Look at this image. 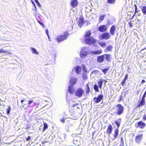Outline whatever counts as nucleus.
Returning a JSON list of instances; mask_svg holds the SVG:
<instances>
[{"label": "nucleus", "mask_w": 146, "mask_h": 146, "mask_svg": "<svg viewBox=\"0 0 146 146\" xmlns=\"http://www.w3.org/2000/svg\"><path fill=\"white\" fill-rule=\"evenodd\" d=\"M109 69V67H108L107 68L103 69H101V70L104 73V74L105 75L106 74H107L108 73Z\"/></svg>", "instance_id": "5701e85b"}, {"label": "nucleus", "mask_w": 146, "mask_h": 146, "mask_svg": "<svg viewBox=\"0 0 146 146\" xmlns=\"http://www.w3.org/2000/svg\"><path fill=\"white\" fill-rule=\"evenodd\" d=\"M145 81L144 80H143L142 81L141 83V84H143V83H145Z\"/></svg>", "instance_id": "3c124183"}, {"label": "nucleus", "mask_w": 146, "mask_h": 146, "mask_svg": "<svg viewBox=\"0 0 146 146\" xmlns=\"http://www.w3.org/2000/svg\"><path fill=\"white\" fill-rule=\"evenodd\" d=\"M33 102V100H29L28 102V107H30V105Z\"/></svg>", "instance_id": "58836bf2"}, {"label": "nucleus", "mask_w": 146, "mask_h": 146, "mask_svg": "<svg viewBox=\"0 0 146 146\" xmlns=\"http://www.w3.org/2000/svg\"><path fill=\"white\" fill-rule=\"evenodd\" d=\"M24 102V100H22L21 101V103H22L23 102Z\"/></svg>", "instance_id": "052dcab7"}, {"label": "nucleus", "mask_w": 146, "mask_h": 146, "mask_svg": "<svg viewBox=\"0 0 146 146\" xmlns=\"http://www.w3.org/2000/svg\"><path fill=\"white\" fill-rule=\"evenodd\" d=\"M126 80H123V81H122L121 82V84L123 86H124V84L125 83Z\"/></svg>", "instance_id": "4c0bfd02"}, {"label": "nucleus", "mask_w": 146, "mask_h": 146, "mask_svg": "<svg viewBox=\"0 0 146 146\" xmlns=\"http://www.w3.org/2000/svg\"><path fill=\"white\" fill-rule=\"evenodd\" d=\"M99 44L102 48H104L106 46V43L104 42H99Z\"/></svg>", "instance_id": "7c9ffc66"}, {"label": "nucleus", "mask_w": 146, "mask_h": 146, "mask_svg": "<svg viewBox=\"0 0 146 146\" xmlns=\"http://www.w3.org/2000/svg\"><path fill=\"white\" fill-rule=\"evenodd\" d=\"M94 71H95V72L96 71V72H98L99 71L98 70H94Z\"/></svg>", "instance_id": "e2e57ef3"}, {"label": "nucleus", "mask_w": 146, "mask_h": 146, "mask_svg": "<svg viewBox=\"0 0 146 146\" xmlns=\"http://www.w3.org/2000/svg\"><path fill=\"white\" fill-rule=\"evenodd\" d=\"M121 143H123V139L122 137H121L120 138Z\"/></svg>", "instance_id": "8fccbe9b"}, {"label": "nucleus", "mask_w": 146, "mask_h": 146, "mask_svg": "<svg viewBox=\"0 0 146 146\" xmlns=\"http://www.w3.org/2000/svg\"><path fill=\"white\" fill-rule=\"evenodd\" d=\"M11 110V108L10 106L8 107V109H7V114H9Z\"/></svg>", "instance_id": "c9c22d12"}, {"label": "nucleus", "mask_w": 146, "mask_h": 146, "mask_svg": "<svg viewBox=\"0 0 146 146\" xmlns=\"http://www.w3.org/2000/svg\"><path fill=\"white\" fill-rule=\"evenodd\" d=\"M6 55H11L12 54V53L11 52H8L7 51V52H6Z\"/></svg>", "instance_id": "de8ad7c7"}, {"label": "nucleus", "mask_w": 146, "mask_h": 146, "mask_svg": "<svg viewBox=\"0 0 146 146\" xmlns=\"http://www.w3.org/2000/svg\"><path fill=\"white\" fill-rule=\"evenodd\" d=\"M138 119V118H137V119H135L136 120H137Z\"/></svg>", "instance_id": "69168bd1"}, {"label": "nucleus", "mask_w": 146, "mask_h": 146, "mask_svg": "<svg viewBox=\"0 0 146 146\" xmlns=\"http://www.w3.org/2000/svg\"><path fill=\"white\" fill-rule=\"evenodd\" d=\"M128 75L127 74H126L125 75V77L124 79V80H126V79H127V77H128Z\"/></svg>", "instance_id": "09e8293b"}, {"label": "nucleus", "mask_w": 146, "mask_h": 146, "mask_svg": "<svg viewBox=\"0 0 146 146\" xmlns=\"http://www.w3.org/2000/svg\"><path fill=\"white\" fill-rule=\"evenodd\" d=\"M4 52H7V51L6 50H3V48H1L0 50V53Z\"/></svg>", "instance_id": "a19ab883"}, {"label": "nucleus", "mask_w": 146, "mask_h": 146, "mask_svg": "<svg viewBox=\"0 0 146 146\" xmlns=\"http://www.w3.org/2000/svg\"><path fill=\"white\" fill-rule=\"evenodd\" d=\"M46 34H47L48 36V39H49V40L50 41H51V40L50 39V37H49V35L48 34V31L47 30H46Z\"/></svg>", "instance_id": "e433bc0d"}, {"label": "nucleus", "mask_w": 146, "mask_h": 146, "mask_svg": "<svg viewBox=\"0 0 146 146\" xmlns=\"http://www.w3.org/2000/svg\"><path fill=\"white\" fill-rule=\"evenodd\" d=\"M119 146H124L123 143H121V144Z\"/></svg>", "instance_id": "4d7b16f0"}, {"label": "nucleus", "mask_w": 146, "mask_h": 146, "mask_svg": "<svg viewBox=\"0 0 146 146\" xmlns=\"http://www.w3.org/2000/svg\"><path fill=\"white\" fill-rule=\"evenodd\" d=\"M123 97L122 95H121L120 96L119 99L118 100V101L120 102L122 100Z\"/></svg>", "instance_id": "37998d69"}, {"label": "nucleus", "mask_w": 146, "mask_h": 146, "mask_svg": "<svg viewBox=\"0 0 146 146\" xmlns=\"http://www.w3.org/2000/svg\"><path fill=\"white\" fill-rule=\"evenodd\" d=\"M116 31V27L115 25H112L110 27V30L109 33L111 35L114 36L115 33Z\"/></svg>", "instance_id": "ddd939ff"}, {"label": "nucleus", "mask_w": 146, "mask_h": 146, "mask_svg": "<svg viewBox=\"0 0 146 146\" xmlns=\"http://www.w3.org/2000/svg\"><path fill=\"white\" fill-rule=\"evenodd\" d=\"M117 109L116 113L117 115H119L122 114L124 111V107L121 104H119L116 106Z\"/></svg>", "instance_id": "20e7f679"}, {"label": "nucleus", "mask_w": 146, "mask_h": 146, "mask_svg": "<svg viewBox=\"0 0 146 146\" xmlns=\"http://www.w3.org/2000/svg\"><path fill=\"white\" fill-rule=\"evenodd\" d=\"M32 2L33 3H34L33 1H32Z\"/></svg>", "instance_id": "0e129e2a"}, {"label": "nucleus", "mask_w": 146, "mask_h": 146, "mask_svg": "<svg viewBox=\"0 0 146 146\" xmlns=\"http://www.w3.org/2000/svg\"><path fill=\"white\" fill-rule=\"evenodd\" d=\"M68 91L70 94H74L75 90L74 86L72 85H70L69 86Z\"/></svg>", "instance_id": "aec40b11"}, {"label": "nucleus", "mask_w": 146, "mask_h": 146, "mask_svg": "<svg viewBox=\"0 0 146 146\" xmlns=\"http://www.w3.org/2000/svg\"><path fill=\"white\" fill-rule=\"evenodd\" d=\"M35 2L36 3V4L38 3L39 2L37 0H34Z\"/></svg>", "instance_id": "13d9d810"}, {"label": "nucleus", "mask_w": 146, "mask_h": 146, "mask_svg": "<svg viewBox=\"0 0 146 146\" xmlns=\"http://www.w3.org/2000/svg\"><path fill=\"white\" fill-rule=\"evenodd\" d=\"M143 134H141L136 136L135 141L137 143H140L141 142L142 139L143 137Z\"/></svg>", "instance_id": "9b49d317"}, {"label": "nucleus", "mask_w": 146, "mask_h": 146, "mask_svg": "<svg viewBox=\"0 0 146 146\" xmlns=\"http://www.w3.org/2000/svg\"><path fill=\"white\" fill-rule=\"evenodd\" d=\"M119 133V129L118 128L116 129L114 131V137L115 139H116L118 136Z\"/></svg>", "instance_id": "b1692460"}, {"label": "nucleus", "mask_w": 146, "mask_h": 146, "mask_svg": "<svg viewBox=\"0 0 146 146\" xmlns=\"http://www.w3.org/2000/svg\"><path fill=\"white\" fill-rule=\"evenodd\" d=\"M113 48V46L112 45H110L108 46L104 50V52H108L111 51H112Z\"/></svg>", "instance_id": "6ab92c4d"}, {"label": "nucleus", "mask_w": 146, "mask_h": 146, "mask_svg": "<svg viewBox=\"0 0 146 146\" xmlns=\"http://www.w3.org/2000/svg\"><path fill=\"white\" fill-rule=\"evenodd\" d=\"M113 130L112 126L111 124H110L108 126V128L107 129L106 133L107 134H111Z\"/></svg>", "instance_id": "2eb2a0df"}, {"label": "nucleus", "mask_w": 146, "mask_h": 146, "mask_svg": "<svg viewBox=\"0 0 146 146\" xmlns=\"http://www.w3.org/2000/svg\"><path fill=\"white\" fill-rule=\"evenodd\" d=\"M141 10L143 15H146V6L145 5L143 6L141 9Z\"/></svg>", "instance_id": "a878e982"}, {"label": "nucleus", "mask_w": 146, "mask_h": 146, "mask_svg": "<svg viewBox=\"0 0 146 146\" xmlns=\"http://www.w3.org/2000/svg\"><path fill=\"white\" fill-rule=\"evenodd\" d=\"M37 5L39 7H40L41 6V5L39 2H38V3H37Z\"/></svg>", "instance_id": "5fc2aeb1"}, {"label": "nucleus", "mask_w": 146, "mask_h": 146, "mask_svg": "<svg viewBox=\"0 0 146 146\" xmlns=\"http://www.w3.org/2000/svg\"><path fill=\"white\" fill-rule=\"evenodd\" d=\"M31 50L32 52L34 54L36 55H38L39 53L34 48L31 47Z\"/></svg>", "instance_id": "4be33fe9"}, {"label": "nucleus", "mask_w": 146, "mask_h": 146, "mask_svg": "<svg viewBox=\"0 0 146 146\" xmlns=\"http://www.w3.org/2000/svg\"><path fill=\"white\" fill-rule=\"evenodd\" d=\"M135 125H137V127L141 129L144 128L146 126V123L142 121L138 122Z\"/></svg>", "instance_id": "9d476101"}, {"label": "nucleus", "mask_w": 146, "mask_h": 146, "mask_svg": "<svg viewBox=\"0 0 146 146\" xmlns=\"http://www.w3.org/2000/svg\"><path fill=\"white\" fill-rule=\"evenodd\" d=\"M77 80L75 78H72L70 80V82L72 85H74L76 82Z\"/></svg>", "instance_id": "bb28decb"}, {"label": "nucleus", "mask_w": 146, "mask_h": 146, "mask_svg": "<svg viewBox=\"0 0 146 146\" xmlns=\"http://www.w3.org/2000/svg\"><path fill=\"white\" fill-rule=\"evenodd\" d=\"M84 23V17L81 16L80 18L78 21V26L81 28Z\"/></svg>", "instance_id": "dca6fc26"}, {"label": "nucleus", "mask_w": 146, "mask_h": 146, "mask_svg": "<svg viewBox=\"0 0 146 146\" xmlns=\"http://www.w3.org/2000/svg\"><path fill=\"white\" fill-rule=\"evenodd\" d=\"M88 51L87 47H83L80 53V57L83 58L86 56L88 54Z\"/></svg>", "instance_id": "423d86ee"}, {"label": "nucleus", "mask_w": 146, "mask_h": 146, "mask_svg": "<svg viewBox=\"0 0 146 146\" xmlns=\"http://www.w3.org/2000/svg\"><path fill=\"white\" fill-rule=\"evenodd\" d=\"M81 70V68L78 66H76L75 68V71L76 72L79 74Z\"/></svg>", "instance_id": "cd10ccee"}, {"label": "nucleus", "mask_w": 146, "mask_h": 146, "mask_svg": "<svg viewBox=\"0 0 146 146\" xmlns=\"http://www.w3.org/2000/svg\"><path fill=\"white\" fill-rule=\"evenodd\" d=\"M134 6L135 7V13L138 12V11H137V5H134Z\"/></svg>", "instance_id": "ea45409f"}, {"label": "nucleus", "mask_w": 146, "mask_h": 146, "mask_svg": "<svg viewBox=\"0 0 146 146\" xmlns=\"http://www.w3.org/2000/svg\"><path fill=\"white\" fill-rule=\"evenodd\" d=\"M146 96V91L144 92V94L142 97L141 99L144 100H145V98Z\"/></svg>", "instance_id": "f704fd0d"}, {"label": "nucleus", "mask_w": 146, "mask_h": 146, "mask_svg": "<svg viewBox=\"0 0 146 146\" xmlns=\"http://www.w3.org/2000/svg\"><path fill=\"white\" fill-rule=\"evenodd\" d=\"M146 102L145 100L142 99L139 101L138 104L136 106V108H139L140 107H142L145 105Z\"/></svg>", "instance_id": "f8f14e48"}, {"label": "nucleus", "mask_w": 146, "mask_h": 146, "mask_svg": "<svg viewBox=\"0 0 146 146\" xmlns=\"http://www.w3.org/2000/svg\"><path fill=\"white\" fill-rule=\"evenodd\" d=\"M102 50L101 49H100L96 51H91V53L92 55H96L101 54L102 53Z\"/></svg>", "instance_id": "a211bd4d"}, {"label": "nucleus", "mask_w": 146, "mask_h": 146, "mask_svg": "<svg viewBox=\"0 0 146 146\" xmlns=\"http://www.w3.org/2000/svg\"><path fill=\"white\" fill-rule=\"evenodd\" d=\"M33 4L34 6H35V7L36 8V6L35 5V3H33Z\"/></svg>", "instance_id": "bf43d9fd"}, {"label": "nucleus", "mask_w": 146, "mask_h": 146, "mask_svg": "<svg viewBox=\"0 0 146 146\" xmlns=\"http://www.w3.org/2000/svg\"><path fill=\"white\" fill-rule=\"evenodd\" d=\"M86 94H88L90 92V89L88 85V84H87L86 85Z\"/></svg>", "instance_id": "c85d7f7f"}, {"label": "nucleus", "mask_w": 146, "mask_h": 146, "mask_svg": "<svg viewBox=\"0 0 146 146\" xmlns=\"http://www.w3.org/2000/svg\"><path fill=\"white\" fill-rule=\"evenodd\" d=\"M103 82H104V85L107 82V81L105 80H102L101 79H100L98 82V84L99 86V88L101 89L102 88V84Z\"/></svg>", "instance_id": "4468645a"}, {"label": "nucleus", "mask_w": 146, "mask_h": 146, "mask_svg": "<svg viewBox=\"0 0 146 146\" xmlns=\"http://www.w3.org/2000/svg\"><path fill=\"white\" fill-rule=\"evenodd\" d=\"M70 35L68 32L65 31L63 35H61L57 36L56 38L58 42H60L66 39L68 36Z\"/></svg>", "instance_id": "7ed1b4c3"}, {"label": "nucleus", "mask_w": 146, "mask_h": 146, "mask_svg": "<svg viewBox=\"0 0 146 146\" xmlns=\"http://www.w3.org/2000/svg\"><path fill=\"white\" fill-rule=\"evenodd\" d=\"M31 138L29 136L27 138H26V140L27 141H29L31 139Z\"/></svg>", "instance_id": "603ef678"}, {"label": "nucleus", "mask_w": 146, "mask_h": 146, "mask_svg": "<svg viewBox=\"0 0 146 146\" xmlns=\"http://www.w3.org/2000/svg\"><path fill=\"white\" fill-rule=\"evenodd\" d=\"M105 59L108 61H110L111 60V55L108 54H104L98 56L97 57V61L98 62L102 63L104 62Z\"/></svg>", "instance_id": "f03ea898"}, {"label": "nucleus", "mask_w": 146, "mask_h": 146, "mask_svg": "<svg viewBox=\"0 0 146 146\" xmlns=\"http://www.w3.org/2000/svg\"><path fill=\"white\" fill-rule=\"evenodd\" d=\"M92 33L90 31H86L84 36L85 42L88 45H94L96 42V40L93 36H91Z\"/></svg>", "instance_id": "f257e3e1"}, {"label": "nucleus", "mask_w": 146, "mask_h": 146, "mask_svg": "<svg viewBox=\"0 0 146 146\" xmlns=\"http://www.w3.org/2000/svg\"><path fill=\"white\" fill-rule=\"evenodd\" d=\"M128 23H129V26L130 27L132 28L133 25H132V23H131V22L130 21Z\"/></svg>", "instance_id": "c03bdc74"}, {"label": "nucleus", "mask_w": 146, "mask_h": 146, "mask_svg": "<svg viewBox=\"0 0 146 146\" xmlns=\"http://www.w3.org/2000/svg\"><path fill=\"white\" fill-rule=\"evenodd\" d=\"M65 120V119L64 118H62V119H61L60 120V121L63 123H64Z\"/></svg>", "instance_id": "a18cd8bd"}, {"label": "nucleus", "mask_w": 146, "mask_h": 146, "mask_svg": "<svg viewBox=\"0 0 146 146\" xmlns=\"http://www.w3.org/2000/svg\"><path fill=\"white\" fill-rule=\"evenodd\" d=\"M78 105V104H73L71 108H74V107L75 106H77Z\"/></svg>", "instance_id": "49530a36"}, {"label": "nucleus", "mask_w": 146, "mask_h": 146, "mask_svg": "<svg viewBox=\"0 0 146 146\" xmlns=\"http://www.w3.org/2000/svg\"><path fill=\"white\" fill-rule=\"evenodd\" d=\"M48 128V125L47 124H46V129Z\"/></svg>", "instance_id": "680f3d73"}, {"label": "nucleus", "mask_w": 146, "mask_h": 146, "mask_svg": "<svg viewBox=\"0 0 146 146\" xmlns=\"http://www.w3.org/2000/svg\"><path fill=\"white\" fill-rule=\"evenodd\" d=\"M82 67L83 68V70L84 71L85 73L87 71V70L86 68V67L84 65H82Z\"/></svg>", "instance_id": "72a5a7b5"}, {"label": "nucleus", "mask_w": 146, "mask_h": 146, "mask_svg": "<svg viewBox=\"0 0 146 146\" xmlns=\"http://www.w3.org/2000/svg\"><path fill=\"white\" fill-rule=\"evenodd\" d=\"M104 96L103 95L100 94L98 95L97 97H94L93 99V101L96 104L101 102L103 99Z\"/></svg>", "instance_id": "6e6552de"}, {"label": "nucleus", "mask_w": 146, "mask_h": 146, "mask_svg": "<svg viewBox=\"0 0 146 146\" xmlns=\"http://www.w3.org/2000/svg\"><path fill=\"white\" fill-rule=\"evenodd\" d=\"M108 29L106 25H102L100 26L98 29V30L101 32H105Z\"/></svg>", "instance_id": "1a4fd4ad"}, {"label": "nucleus", "mask_w": 146, "mask_h": 146, "mask_svg": "<svg viewBox=\"0 0 146 146\" xmlns=\"http://www.w3.org/2000/svg\"><path fill=\"white\" fill-rule=\"evenodd\" d=\"M118 121H115V123L116 125L117 128H119L120 126V123L121 122V118H119L118 119Z\"/></svg>", "instance_id": "412c9836"}, {"label": "nucleus", "mask_w": 146, "mask_h": 146, "mask_svg": "<svg viewBox=\"0 0 146 146\" xmlns=\"http://www.w3.org/2000/svg\"><path fill=\"white\" fill-rule=\"evenodd\" d=\"M106 15V14H104L100 16L99 18V21L100 23L101 22L104 20V17Z\"/></svg>", "instance_id": "393cba45"}, {"label": "nucleus", "mask_w": 146, "mask_h": 146, "mask_svg": "<svg viewBox=\"0 0 146 146\" xmlns=\"http://www.w3.org/2000/svg\"><path fill=\"white\" fill-rule=\"evenodd\" d=\"M94 88L96 92H99L98 86L96 84H95L94 85Z\"/></svg>", "instance_id": "c756f323"}, {"label": "nucleus", "mask_w": 146, "mask_h": 146, "mask_svg": "<svg viewBox=\"0 0 146 146\" xmlns=\"http://www.w3.org/2000/svg\"><path fill=\"white\" fill-rule=\"evenodd\" d=\"M84 90L81 88H79L76 90L75 92V95L79 97H81L82 96L84 93Z\"/></svg>", "instance_id": "0eeeda50"}, {"label": "nucleus", "mask_w": 146, "mask_h": 146, "mask_svg": "<svg viewBox=\"0 0 146 146\" xmlns=\"http://www.w3.org/2000/svg\"><path fill=\"white\" fill-rule=\"evenodd\" d=\"M99 38L100 40H108L111 38L110 34L108 32H105L99 36Z\"/></svg>", "instance_id": "39448f33"}, {"label": "nucleus", "mask_w": 146, "mask_h": 146, "mask_svg": "<svg viewBox=\"0 0 146 146\" xmlns=\"http://www.w3.org/2000/svg\"><path fill=\"white\" fill-rule=\"evenodd\" d=\"M43 129H44L43 131H44V129H46V123H44V127Z\"/></svg>", "instance_id": "864d4df0"}, {"label": "nucleus", "mask_w": 146, "mask_h": 146, "mask_svg": "<svg viewBox=\"0 0 146 146\" xmlns=\"http://www.w3.org/2000/svg\"><path fill=\"white\" fill-rule=\"evenodd\" d=\"M70 4L72 7L74 8L78 5V2L77 0H72L71 1Z\"/></svg>", "instance_id": "f3484780"}, {"label": "nucleus", "mask_w": 146, "mask_h": 146, "mask_svg": "<svg viewBox=\"0 0 146 146\" xmlns=\"http://www.w3.org/2000/svg\"><path fill=\"white\" fill-rule=\"evenodd\" d=\"M82 77L83 79L84 80H86V79L88 78L87 76L85 74H83Z\"/></svg>", "instance_id": "473e14b6"}, {"label": "nucleus", "mask_w": 146, "mask_h": 146, "mask_svg": "<svg viewBox=\"0 0 146 146\" xmlns=\"http://www.w3.org/2000/svg\"><path fill=\"white\" fill-rule=\"evenodd\" d=\"M38 23L40 24L41 25H42V26H43V25L42 24V23L41 22H40V21H38Z\"/></svg>", "instance_id": "6e6d98bb"}, {"label": "nucleus", "mask_w": 146, "mask_h": 146, "mask_svg": "<svg viewBox=\"0 0 146 146\" xmlns=\"http://www.w3.org/2000/svg\"><path fill=\"white\" fill-rule=\"evenodd\" d=\"M116 0H107V2L111 4H114Z\"/></svg>", "instance_id": "2f4dec72"}, {"label": "nucleus", "mask_w": 146, "mask_h": 146, "mask_svg": "<svg viewBox=\"0 0 146 146\" xmlns=\"http://www.w3.org/2000/svg\"><path fill=\"white\" fill-rule=\"evenodd\" d=\"M142 119L146 121V113L144 114Z\"/></svg>", "instance_id": "79ce46f5"}]
</instances>
